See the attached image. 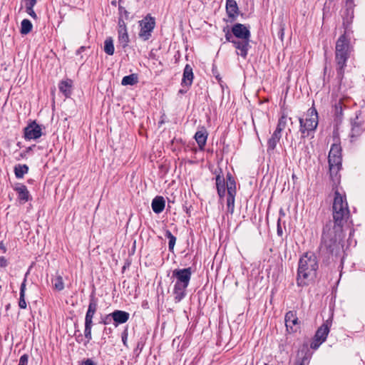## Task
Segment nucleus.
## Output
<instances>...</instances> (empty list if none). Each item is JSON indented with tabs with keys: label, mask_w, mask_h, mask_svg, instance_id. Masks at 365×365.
<instances>
[{
	"label": "nucleus",
	"mask_w": 365,
	"mask_h": 365,
	"mask_svg": "<svg viewBox=\"0 0 365 365\" xmlns=\"http://www.w3.org/2000/svg\"><path fill=\"white\" fill-rule=\"evenodd\" d=\"M350 215L346 196L336 190L332 205L333 222L329 220L323 227L321 242L319 247V256L329 259L331 256H337L342 250V246L337 240V237L342 232L343 227Z\"/></svg>",
	"instance_id": "obj_1"
},
{
	"label": "nucleus",
	"mask_w": 365,
	"mask_h": 365,
	"mask_svg": "<svg viewBox=\"0 0 365 365\" xmlns=\"http://www.w3.org/2000/svg\"><path fill=\"white\" fill-rule=\"evenodd\" d=\"M349 35V34L344 33L336 42L335 61L336 63V76L340 81L344 78V69L351 52Z\"/></svg>",
	"instance_id": "obj_2"
},
{
	"label": "nucleus",
	"mask_w": 365,
	"mask_h": 365,
	"mask_svg": "<svg viewBox=\"0 0 365 365\" xmlns=\"http://www.w3.org/2000/svg\"><path fill=\"white\" fill-rule=\"evenodd\" d=\"M318 269V261L314 254H304L299 261L297 284L299 287L308 285L309 277L316 275Z\"/></svg>",
	"instance_id": "obj_3"
},
{
	"label": "nucleus",
	"mask_w": 365,
	"mask_h": 365,
	"mask_svg": "<svg viewBox=\"0 0 365 365\" xmlns=\"http://www.w3.org/2000/svg\"><path fill=\"white\" fill-rule=\"evenodd\" d=\"M191 275V267L175 269L173 271L172 277L175 279L173 295L176 303L180 302L186 296V289L189 285Z\"/></svg>",
	"instance_id": "obj_4"
},
{
	"label": "nucleus",
	"mask_w": 365,
	"mask_h": 365,
	"mask_svg": "<svg viewBox=\"0 0 365 365\" xmlns=\"http://www.w3.org/2000/svg\"><path fill=\"white\" fill-rule=\"evenodd\" d=\"M299 131L302 138L309 135V133L314 131L318 125V113L317 109L312 106L308 109L305 119L299 118Z\"/></svg>",
	"instance_id": "obj_5"
},
{
	"label": "nucleus",
	"mask_w": 365,
	"mask_h": 365,
	"mask_svg": "<svg viewBox=\"0 0 365 365\" xmlns=\"http://www.w3.org/2000/svg\"><path fill=\"white\" fill-rule=\"evenodd\" d=\"M341 147L339 143H334L331 146L328 155L329 173L332 179L337 175L341 168Z\"/></svg>",
	"instance_id": "obj_6"
},
{
	"label": "nucleus",
	"mask_w": 365,
	"mask_h": 365,
	"mask_svg": "<svg viewBox=\"0 0 365 365\" xmlns=\"http://www.w3.org/2000/svg\"><path fill=\"white\" fill-rule=\"evenodd\" d=\"M331 323V319H327L317 329L310 344L311 349H317L326 341L330 331Z\"/></svg>",
	"instance_id": "obj_7"
},
{
	"label": "nucleus",
	"mask_w": 365,
	"mask_h": 365,
	"mask_svg": "<svg viewBox=\"0 0 365 365\" xmlns=\"http://www.w3.org/2000/svg\"><path fill=\"white\" fill-rule=\"evenodd\" d=\"M155 19L150 14H147L142 20L139 21V38L145 41L149 40L155 27Z\"/></svg>",
	"instance_id": "obj_8"
},
{
	"label": "nucleus",
	"mask_w": 365,
	"mask_h": 365,
	"mask_svg": "<svg viewBox=\"0 0 365 365\" xmlns=\"http://www.w3.org/2000/svg\"><path fill=\"white\" fill-rule=\"evenodd\" d=\"M354 7L355 4L354 0H346L344 10L342 13V25L344 29L345 34H350L352 33V31L351 30V26L354 17Z\"/></svg>",
	"instance_id": "obj_9"
},
{
	"label": "nucleus",
	"mask_w": 365,
	"mask_h": 365,
	"mask_svg": "<svg viewBox=\"0 0 365 365\" xmlns=\"http://www.w3.org/2000/svg\"><path fill=\"white\" fill-rule=\"evenodd\" d=\"M43 135L42 128L36 120L31 121L24 128V138L26 140H37Z\"/></svg>",
	"instance_id": "obj_10"
},
{
	"label": "nucleus",
	"mask_w": 365,
	"mask_h": 365,
	"mask_svg": "<svg viewBox=\"0 0 365 365\" xmlns=\"http://www.w3.org/2000/svg\"><path fill=\"white\" fill-rule=\"evenodd\" d=\"M351 131L349 133L350 141L351 143L356 141L365 130L364 122L359 120V117L356 118L351 121Z\"/></svg>",
	"instance_id": "obj_11"
},
{
	"label": "nucleus",
	"mask_w": 365,
	"mask_h": 365,
	"mask_svg": "<svg viewBox=\"0 0 365 365\" xmlns=\"http://www.w3.org/2000/svg\"><path fill=\"white\" fill-rule=\"evenodd\" d=\"M232 33L237 39H250L251 33L247 26L237 23L232 27Z\"/></svg>",
	"instance_id": "obj_12"
},
{
	"label": "nucleus",
	"mask_w": 365,
	"mask_h": 365,
	"mask_svg": "<svg viewBox=\"0 0 365 365\" xmlns=\"http://www.w3.org/2000/svg\"><path fill=\"white\" fill-rule=\"evenodd\" d=\"M250 39H237L234 42V47L237 49V54L245 59L248 54V51L251 46L250 45Z\"/></svg>",
	"instance_id": "obj_13"
},
{
	"label": "nucleus",
	"mask_w": 365,
	"mask_h": 365,
	"mask_svg": "<svg viewBox=\"0 0 365 365\" xmlns=\"http://www.w3.org/2000/svg\"><path fill=\"white\" fill-rule=\"evenodd\" d=\"M14 190L18 195V199L23 203H25L30 200L31 195L26 187V186L21 183H16Z\"/></svg>",
	"instance_id": "obj_14"
},
{
	"label": "nucleus",
	"mask_w": 365,
	"mask_h": 365,
	"mask_svg": "<svg viewBox=\"0 0 365 365\" xmlns=\"http://www.w3.org/2000/svg\"><path fill=\"white\" fill-rule=\"evenodd\" d=\"M94 315V313L87 310L85 317L84 336L87 339L88 342L92 339L91 329Z\"/></svg>",
	"instance_id": "obj_15"
},
{
	"label": "nucleus",
	"mask_w": 365,
	"mask_h": 365,
	"mask_svg": "<svg viewBox=\"0 0 365 365\" xmlns=\"http://www.w3.org/2000/svg\"><path fill=\"white\" fill-rule=\"evenodd\" d=\"M226 12L231 21H234L239 14V8L235 0H226Z\"/></svg>",
	"instance_id": "obj_16"
},
{
	"label": "nucleus",
	"mask_w": 365,
	"mask_h": 365,
	"mask_svg": "<svg viewBox=\"0 0 365 365\" xmlns=\"http://www.w3.org/2000/svg\"><path fill=\"white\" fill-rule=\"evenodd\" d=\"M111 317H113L115 327H117L118 324L127 322L129 319L130 314L122 310H115L111 313Z\"/></svg>",
	"instance_id": "obj_17"
},
{
	"label": "nucleus",
	"mask_w": 365,
	"mask_h": 365,
	"mask_svg": "<svg viewBox=\"0 0 365 365\" xmlns=\"http://www.w3.org/2000/svg\"><path fill=\"white\" fill-rule=\"evenodd\" d=\"M193 78L192 68L190 65L186 64L183 70L182 86H190L192 83Z\"/></svg>",
	"instance_id": "obj_18"
},
{
	"label": "nucleus",
	"mask_w": 365,
	"mask_h": 365,
	"mask_svg": "<svg viewBox=\"0 0 365 365\" xmlns=\"http://www.w3.org/2000/svg\"><path fill=\"white\" fill-rule=\"evenodd\" d=\"M284 321L287 329L289 330L290 329L292 331H294L293 330V326L298 324V318L296 312L289 311L287 312L284 317Z\"/></svg>",
	"instance_id": "obj_19"
},
{
	"label": "nucleus",
	"mask_w": 365,
	"mask_h": 365,
	"mask_svg": "<svg viewBox=\"0 0 365 365\" xmlns=\"http://www.w3.org/2000/svg\"><path fill=\"white\" fill-rule=\"evenodd\" d=\"M207 135V132L204 128H202L200 130L197 131L195 134V139L200 150H203L205 148Z\"/></svg>",
	"instance_id": "obj_20"
},
{
	"label": "nucleus",
	"mask_w": 365,
	"mask_h": 365,
	"mask_svg": "<svg viewBox=\"0 0 365 365\" xmlns=\"http://www.w3.org/2000/svg\"><path fill=\"white\" fill-rule=\"evenodd\" d=\"M281 138V133L275 130L273 132L271 137L267 140V153H271L274 152Z\"/></svg>",
	"instance_id": "obj_21"
},
{
	"label": "nucleus",
	"mask_w": 365,
	"mask_h": 365,
	"mask_svg": "<svg viewBox=\"0 0 365 365\" xmlns=\"http://www.w3.org/2000/svg\"><path fill=\"white\" fill-rule=\"evenodd\" d=\"M215 180L217 194L220 199L222 200L225 196V192L227 189L225 179L223 176L217 175L215 178Z\"/></svg>",
	"instance_id": "obj_22"
},
{
	"label": "nucleus",
	"mask_w": 365,
	"mask_h": 365,
	"mask_svg": "<svg viewBox=\"0 0 365 365\" xmlns=\"http://www.w3.org/2000/svg\"><path fill=\"white\" fill-rule=\"evenodd\" d=\"M165 201L162 196H156L152 201L151 206L156 214L162 212L165 208Z\"/></svg>",
	"instance_id": "obj_23"
},
{
	"label": "nucleus",
	"mask_w": 365,
	"mask_h": 365,
	"mask_svg": "<svg viewBox=\"0 0 365 365\" xmlns=\"http://www.w3.org/2000/svg\"><path fill=\"white\" fill-rule=\"evenodd\" d=\"M29 274V272L28 271L24 277V279L21 284L20 287V293H19V306L21 309H26L27 307L26 300H25V292H26V281H27V276Z\"/></svg>",
	"instance_id": "obj_24"
},
{
	"label": "nucleus",
	"mask_w": 365,
	"mask_h": 365,
	"mask_svg": "<svg viewBox=\"0 0 365 365\" xmlns=\"http://www.w3.org/2000/svg\"><path fill=\"white\" fill-rule=\"evenodd\" d=\"M299 359L296 365H309L311 359V354L307 347L302 349L298 354Z\"/></svg>",
	"instance_id": "obj_25"
},
{
	"label": "nucleus",
	"mask_w": 365,
	"mask_h": 365,
	"mask_svg": "<svg viewBox=\"0 0 365 365\" xmlns=\"http://www.w3.org/2000/svg\"><path fill=\"white\" fill-rule=\"evenodd\" d=\"M73 81L71 79H66L61 81L58 84L59 91L65 96L68 98L71 94Z\"/></svg>",
	"instance_id": "obj_26"
},
{
	"label": "nucleus",
	"mask_w": 365,
	"mask_h": 365,
	"mask_svg": "<svg viewBox=\"0 0 365 365\" xmlns=\"http://www.w3.org/2000/svg\"><path fill=\"white\" fill-rule=\"evenodd\" d=\"M118 38L123 48L127 47L130 41L128 30H118Z\"/></svg>",
	"instance_id": "obj_27"
},
{
	"label": "nucleus",
	"mask_w": 365,
	"mask_h": 365,
	"mask_svg": "<svg viewBox=\"0 0 365 365\" xmlns=\"http://www.w3.org/2000/svg\"><path fill=\"white\" fill-rule=\"evenodd\" d=\"M334 113L335 120L336 122H341L343 116V103L341 100L334 104Z\"/></svg>",
	"instance_id": "obj_28"
},
{
	"label": "nucleus",
	"mask_w": 365,
	"mask_h": 365,
	"mask_svg": "<svg viewBox=\"0 0 365 365\" xmlns=\"http://www.w3.org/2000/svg\"><path fill=\"white\" fill-rule=\"evenodd\" d=\"M29 172V167L26 165H16L14 167V173L16 178H22L25 174Z\"/></svg>",
	"instance_id": "obj_29"
},
{
	"label": "nucleus",
	"mask_w": 365,
	"mask_h": 365,
	"mask_svg": "<svg viewBox=\"0 0 365 365\" xmlns=\"http://www.w3.org/2000/svg\"><path fill=\"white\" fill-rule=\"evenodd\" d=\"M138 82V78L137 74L133 73L128 76H125L123 78L121 84L123 86H133Z\"/></svg>",
	"instance_id": "obj_30"
},
{
	"label": "nucleus",
	"mask_w": 365,
	"mask_h": 365,
	"mask_svg": "<svg viewBox=\"0 0 365 365\" xmlns=\"http://www.w3.org/2000/svg\"><path fill=\"white\" fill-rule=\"evenodd\" d=\"M33 25L31 21L25 19L21 23L20 33L22 35H26L31 31Z\"/></svg>",
	"instance_id": "obj_31"
},
{
	"label": "nucleus",
	"mask_w": 365,
	"mask_h": 365,
	"mask_svg": "<svg viewBox=\"0 0 365 365\" xmlns=\"http://www.w3.org/2000/svg\"><path fill=\"white\" fill-rule=\"evenodd\" d=\"M104 51L110 56H112L114 53L115 48L113 45V40L111 37H108L105 40Z\"/></svg>",
	"instance_id": "obj_32"
},
{
	"label": "nucleus",
	"mask_w": 365,
	"mask_h": 365,
	"mask_svg": "<svg viewBox=\"0 0 365 365\" xmlns=\"http://www.w3.org/2000/svg\"><path fill=\"white\" fill-rule=\"evenodd\" d=\"M235 195H236V194L227 193V212H230V214H232L234 212Z\"/></svg>",
	"instance_id": "obj_33"
},
{
	"label": "nucleus",
	"mask_w": 365,
	"mask_h": 365,
	"mask_svg": "<svg viewBox=\"0 0 365 365\" xmlns=\"http://www.w3.org/2000/svg\"><path fill=\"white\" fill-rule=\"evenodd\" d=\"M97 309H98V299L95 297L94 293H92L90 295L88 310L96 314Z\"/></svg>",
	"instance_id": "obj_34"
},
{
	"label": "nucleus",
	"mask_w": 365,
	"mask_h": 365,
	"mask_svg": "<svg viewBox=\"0 0 365 365\" xmlns=\"http://www.w3.org/2000/svg\"><path fill=\"white\" fill-rule=\"evenodd\" d=\"M53 286L57 291H62L64 289V282L63 277L61 275H56L52 280Z\"/></svg>",
	"instance_id": "obj_35"
},
{
	"label": "nucleus",
	"mask_w": 365,
	"mask_h": 365,
	"mask_svg": "<svg viewBox=\"0 0 365 365\" xmlns=\"http://www.w3.org/2000/svg\"><path fill=\"white\" fill-rule=\"evenodd\" d=\"M287 125V116L283 114L278 120V123L275 129V131L282 134V132L284 130Z\"/></svg>",
	"instance_id": "obj_36"
},
{
	"label": "nucleus",
	"mask_w": 365,
	"mask_h": 365,
	"mask_svg": "<svg viewBox=\"0 0 365 365\" xmlns=\"http://www.w3.org/2000/svg\"><path fill=\"white\" fill-rule=\"evenodd\" d=\"M165 237L169 240L168 248L170 252H173L174 246L176 242V237L168 230L165 231Z\"/></svg>",
	"instance_id": "obj_37"
},
{
	"label": "nucleus",
	"mask_w": 365,
	"mask_h": 365,
	"mask_svg": "<svg viewBox=\"0 0 365 365\" xmlns=\"http://www.w3.org/2000/svg\"><path fill=\"white\" fill-rule=\"evenodd\" d=\"M226 187L227 190V193H233L236 194V182L235 180H231L230 182H226Z\"/></svg>",
	"instance_id": "obj_38"
},
{
	"label": "nucleus",
	"mask_w": 365,
	"mask_h": 365,
	"mask_svg": "<svg viewBox=\"0 0 365 365\" xmlns=\"http://www.w3.org/2000/svg\"><path fill=\"white\" fill-rule=\"evenodd\" d=\"M119 16L124 17L125 19H128L129 12L121 5L118 6Z\"/></svg>",
	"instance_id": "obj_39"
},
{
	"label": "nucleus",
	"mask_w": 365,
	"mask_h": 365,
	"mask_svg": "<svg viewBox=\"0 0 365 365\" xmlns=\"http://www.w3.org/2000/svg\"><path fill=\"white\" fill-rule=\"evenodd\" d=\"M127 29L125 19L122 16H119L118 19V30Z\"/></svg>",
	"instance_id": "obj_40"
},
{
	"label": "nucleus",
	"mask_w": 365,
	"mask_h": 365,
	"mask_svg": "<svg viewBox=\"0 0 365 365\" xmlns=\"http://www.w3.org/2000/svg\"><path fill=\"white\" fill-rule=\"evenodd\" d=\"M112 320H113V317H111V313H110V314H108L101 317V320L99 322V323L107 325V324H109Z\"/></svg>",
	"instance_id": "obj_41"
},
{
	"label": "nucleus",
	"mask_w": 365,
	"mask_h": 365,
	"mask_svg": "<svg viewBox=\"0 0 365 365\" xmlns=\"http://www.w3.org/2000/svg\"><path fill=\"white\" fill-rule=\"evenodd\" d=\"M278 30L277 36L282 41L284 35V24L282 22L279 23L278 25Z\"/></svg>",
	"instance_id": "obj_42"
},
{
	"label": "nucleus",
	"mask_w": 365,
	"mask_h": 365,
	"mask_svg": "<svg viewBox=\"0 0 365 365\" xmlns=\"http://www.w3.org/2000/svg\"><path fill=\"white\" fill-rule=\"evenodd\" d=\"M233 34L232 33L231 34L230 32V31L228 30L226 33H225V39H226V41L227 42H230L232 43V44H234V42L236 41L237 38H233Z\"/></svg>",
	"instance_id": "obj_43"
},
{
	"label": "nucleus",
	"mask_w": 365,
	"mask_h": 365,
	"mask_svg": "<svg viewBox=\"0 0 365 365\" xmlns=\"http://www.w3.org/2000/svg\"><path fill=\"white\" fill-rule=\"evenodd\" d=\"M28 362H29V356H28V354H24L22 356H21L18 365H28Z\"/></svg>",
	"instance_id": "obj_44"
},
{
	"label": "nucleus",
	"mask_w": 365,
	"mask_h": 365,
	"mask_svg": "<svg viewBox=\"0 0 365 365\" xmlns=\"http://www.w3.org/2000/svg\"><path fill=\"white\" fill-rule=\"evenodd\" d=\"M34 6H26V11L27 14L31 16L33 19H36L37 15L33 9Z\"/></svg>",
	"instance_id": "obj_45"
},
{
	"label": "nucleus",
	"mask_w": 365,
	"mask_h": 365,
	"mask_svg": "<svg viewBox=\"0 0 365 365\" xmlns=\"http://www.w3.org/2000/svg\"><path fill=\"white\" fill-rule=\"evenodd\" d=\"M8 265H9V261L7 260V259L4 256H1L0 257V269L6 268Z\"/></svg>",
	"instance_id": "obj_46"
},
{
	"label": "nucleus",
	"mask_w": 365,
	"mask_h": 365,
	"mask_svg": "<svg viewBox=\"0 0 365 365\" xmlns=\"http://www.w3.org/2000/svg\"><path fill=\"white\" fill-rule=\"evenodd\" d=\"M128 335V334L127 329H125L121 334L122 341L123 343V345L126 347H128V345H127Z\"/></svg>",
	"instance_id": "obj_47"
},
{
	"label": "nucleus",
	"mask_w": 365,
	"mask_h": 365,
	"mask_svg": "<svg viewBox=\"0 0 365 365\" xmlns=\"http://www.w3.org/2000/svg\"><path fill=\"white\" fill-rule=\"evenodd\" d=\"M277 233L278 236L282 237L283 235L282 228L281 226V219L279 218L277 223Z\"/></svg>",
	"instance_id": "obj_48"
},
{
	"label": "nucleus",
	"mask_w": 365,
	"mask_h": 365,
	"mask_svg": "<svg viewBox=\"0 0 365 365\" xmlns=\"http://www.w3.org/2000/svg\"><path fill=\"white\" fill-rule=\"evenodd\" d=\"M25 6H34L36 4V0H26Z\"/></svg>",
	"instance_id": "obj_49"
},
{
	"label": "nucleus",
	"mask_w": 365,
	"mask_h": 365,
	"mask_svg": "<svg viewBox=\"0 0 365 365\" xmlns=\"http://www.w3.org/2000/svg\"><path fill=\"white\" fill-rule=\"evenodd\" d=\"M82 365H96V364L92 359H87L82 362Z\"/></svg>",
	"instance_id": "obj_50"
},
{
	"label": "nucleus",
	"mask_w": 365,
	"mask_h": 365,
	"mask_svg": "<svg viewBox=\"0 0 365 365\" xmlns=\"http://www.w3.org/2000/svg\"><path fill=\"white\" fill-rule=\"evenodd\" d=\"M231 180H235V178L230 173H227L225 182H230Z\"/></svg>",
	"instance_id": "obj_51"
},
{
	"label": "nucleus",
	"mask_w": 365,
	"mask_h": 365,
	"mask_svg": "<svg viewBox=\"0 0 365 365\" xmlns=\"http://www.w3.org/2000/svg\"><path fill=\"white\" fill-rule=\"evenodd\" d=\"M86 46H81L77 51H76V55H79L81 54L82 52H83L85 50H86Z\"/></svg>",
	"instance_id": "obj_52"
},
{
	"label": "nucleus",
	"mask_w": 365,
	"mask_h": 365,
	"mask_svg": "<svg viewBox=\"0 0 365 365\" xmlns=\"http://www.w3.org/2000/svg\"><path fill=\"white\" fill-rule=\"evenodd\" d=\"M36 145H33L31 146H29L28 148H26V150H25V153H29L30 151H31L33 150V148L35 147Z\"/></svg>",
	"instance_id": "obj_53"
},
{
	"label": "nucleus",
	"mask_w": 365,
	"mask_h": 365,
	"mask_svg": "<svg viewBox=\"0 0 365 365\" xmlns=\"http://www.w3.org/2000/svg\"><path fill=\"white\" fill-rule=\"evenodd\" d=\"M0 250H2L4 253L6 252V248L5 247L2 242H0Z\"/></svg>",
	"instance_id": "obj_54"
},
{
	"label": "nucleus",
	"mask_w": 365,
	"mask_h": 365,
	"mask_svg": "<svg viewBox=\"0 0 365 365\" xmlns=\"http://www.w3.org/2000/svg\"><path fill=\"white\" fill-rule=\"evenodd\" d=\"M116 4H117V1H116V0H113V1H111V5H112V6H116Z\"/></svg>",
	"instance_id": "obj_55"
},
{
	"label": "nucleus",
	"mask_w": 365,
	"mask_h": 365,
	"mask_svg": "<svg viewBox=\"0 0 365 365\" xmlns=\"http://www.w3.org/2000/svg\"><path fill=\"white\" fill-rule=\"evenodd\" d=\"M26 155V153H25V151L24 153H21V157L23 158H25Z\"/></svg>",
	"instance_id": "obj_56"
},
{
	"label": "nucleus",
	"mask_w": 365,
	"mask_h": 365,
	"mask_svg": "<svg viewBox=\"0 0 365 365\" xmlns=\"http://www.w3.org/2000/svg\"><path fill=\"white\" fill-rule=\"evenodd\" d=\"M215 78L218 80L219 82H220L221 78L220 77L219 75L216 76Z\"/></svg>",
	"instance_id": "obj_57"
},
{
	"label": "nucleus",
	"mask_w": 365,
	"mask_h": 365,
	"mask_svg": "<svg viewBox=\"0 0 365 365\" xmlns=\"http://www.w3.org/2000/svg\"><path fill=\"white\" fill-rule=\"evenodd\" d=\"M279 213L282 215H284V212L282 209L280 210Z\"/></svg>",
	"instance_id": "obj_58"
},
{
	"label": "nucleus",
	"mask_w": 365,
	"mask_h": 365,
	"mask_svg": "<svg viewBox=\"0 0 365 365\" xmlns=\"http://www.w3.org/2000/svg\"><path fill=\"white\" fill-rule=\"evenodd\" d=\"M75 1H76V0H70V2H71H71L74 3Z\"/></svg>",
	"instance_id": "obj_59"
},
{
	"label": "nucleus",
	"mask_w": 365,
	"mask_h": 365,
	"mask_svg": "<svg viewBox=\"0 0 365 365\" xmlns=\"http://www.w3.org/2000/svg\"><path fill=\"white\" fill-rule=\"evenodd\" d=\"M121 1H122V0H118V2H119V3H120V2H121Z\"/></svg>",
	"instance_id": "obj_60"
}]
</instances>
